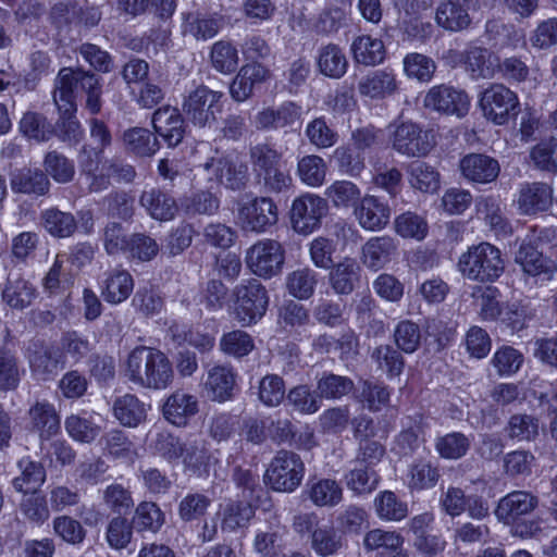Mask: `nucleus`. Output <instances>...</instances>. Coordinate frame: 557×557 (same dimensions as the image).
Returning <instances> with one entry per match:
<instances>
[{
	"label": "nucleus",
	"mask_w": 557,
	"mask_h": 557,
	"mask_svg": "<svg viewBox=\"0 0 557 557\" xmlns=\"http://www.w3.org/2000/svg\"><path fill=\"white\" fill-rule=\"evenodd\" d=\"M77 91L86 94L85 108L89 113L98 114L102 106L100 77L82 69H61L54 79L52 95L60 115L55 122L53 134L63 143L72 146L77 145L84 137V129L75 116Z\"/></svg>",
	"instance_id": "f257e3e1"
},
{
	"label": "nucleus",
	"mask_w": 557,
	"mask_h": 557,
	"mask_svg": "<svg viewBox=\"0 0 557 557\" xmlns=\"http://www.w3.org/2000/svg\"><path fill=\"white\" fill-rule=\"evenodd\" d=\"M125 375L129 382L144 388L164 389L173 381V368L168 356L152 347L134 348L126 361Z\"/></svg>",
	"instance_id": "f03ea898"
},
{
	"label": "nucleus",
	"mask_w": 557,
	"mask_h": 557,
	"mask_svg": "<svg viewBox=\"0 0 557 557\" xmlns=\"http://www.w3.org/2000/svg\"><path fill=\"white\" fill-rule=\"evenodd\" d=\"M82 174L88 182L90 193H100L109 188L111 178L116 182L132 183L136 177L135 168L120 157L100 158V152H94L83 146L78 157Z\"/></svg>",
	"instance_id": "7ed1b4c3"
},
{
	"label": "nucleus",
	"mask_w": 557,
	"mask_h": 557,
	"mask_svg": "<svg viewBox=\"0 0 557 557\" xmlns=\"http://www.w3.org/2000/svg\"><path fill=\"white\" fill-rule=\"evenodd\" d=\"M249 154L257 183L264 193L280 194L290 188L293 178L282 162V153L274 147L258 144Z\"/></svg>",
	"instance_id": "20e7f679"
},
{
	"label": "nucleus",
	"mask_w": 557,
	"mask_h": 557,
	"mask_svg": "<svg viewBox=\"0 0 557 557\" xmlns=\"http://www.w3.org/2000/svg\"><path fill=\"white\" fill-rule=\"evenodd\" d=\"M457 269L469 281L493 283L503 274L505 262L496 246L482 242L461 253Z\"/></svg>",
	"instance_id": "39448f33"
},
{
	"label": "nucleus",
	"mask_w": 557,
	"mask_h": 557,
	"mask_svg": "<svg viewBox=\"0 0 557 557\" xmlns=\"http://www.w3.org/2000/svg\"><path fill=\"white\" fill-rule=\"evenodd\" d=\"M233 317L242 326L256 324L269 306L265 287L256 278L244 280L232 292Z\"/></svg>",
	"instance_id": "423d86ee"
},
{
	"label": "nucleus",
	"mask_w": 557,
	"mask_h": 557,
	"mask_svg": "<svg viewBox=\"0 0 557 557\" xmlns=\"http://www.w3.org/2000/svg\"><path fill=\"white\" fill-rule=\"evenodd\" d=\"M222 98L223 92L199 85L184 98L182 109L194 126L211 128L223 111Z\"/></svg>",
	"instance_id": "0eeeda50"
},
{
	"label": "nucleus",
	"mask_w": 557,
	"mask_h": 557,
	"mask_svg": "<svg viewBox=\"0 0 557 557\" xmlns=\"http://www.w3.org/2000/svg\"><path fill=\"white\" fill-rule=\"evenodd\" d=\"M305 475V463L300 456L290 450H280L271 460L264 482L276 492H294Z\"/></svg>",
	"instance_id": "6e6552de"
},
{
	"label": "nucleus",
	"mask_w": 557,
	"mask_h": 557,
	"mask_svg": "<svg viewBox=\"0 0 557 557\" xmlns=\"http://www.w3.org/2000/svg\"><path fill=\"white\" fill-rule=\"evenodd\" d=\"M519 99L516 92L503 84H492L480 97L483 115L496 125H505L518 114Z\"/></svg>",
	"instance_id": "1a4fd4ad"
},
{
	"label": "nucleus",
	"mask_w": 557,
	"mask_h": 557,
	"mask_svg": "<svg viewBox=\"0 0 557 557\" xmlns=\"http://www.w3.org/2000/svg\"><path fill=\"white\" fill-rule=\"evenodd\" d=\"M278 220L275 202L268 197H256L242 202L237 209V223L245 232L264 233Z\"/></svg>",
	"instance_id": "9d476101"
},
{
	"label": "nucleus",
	"mask_w": 557,
	"mask_h": 557,
	"mask_svg": "<svg viewBox=\"0 0 557 557\" xmlns=\"http://www.w3.org/2000/svg\"><path fill=\"white\" fill-rule=\"evenodd\" d=\"M284 260L285 256L282 245L273 239L259 240L246 252L248 268L261 277H272L277 274L282 269Z\"/></svg>",
	"instance_id": "9b49d317"
},
{
	"label": "nucleus",
	"mask_w": 557,
	"mask_h": 557,
	"mask_svg": "<svg viewBox=\"0 0 557 557\" xmlns=\"http://www.w3.org/2000/svg\"><path fill=\"white\" fill-rule=\"evenodd\" d=\"M327 202L324 198L305 194L293 201L290 221L297 233H312L321 223V219L327 213Z\"/></svg>",
	"instance_id": "f8f14e48"
},
{
	"label": "nucleus",
	"mask_w": 557,
	"mask_h": 557,
	"mask_svg": "<svg viewBox=\"0 0 557 557\" xmlns=\"http://www.w3.org/2000/svg\"><path fill=\"white\" fill-rule=\"evenodd\" d=\"M448 55L455 63L461 64L472 79H490L497 72L498 58L487 48L469 46L462 52L449 50Z\"/></svg>",
	"instance_id": "ddd939ff"
},
{
	"label": "nucleus",
	"mask_w": 557,
	"mask_h": 557,
	"mask_svg": "<svg viewBox=\"0 0 557 557\" xmlns=\"http://www.w3.org/2000/svg\"><path fill=\"white\" fill-rule=\"evenodd\" d=\"M392 146L404 156L423 157L432 149L433 141L428 132H424L418 124L408 121L395 125Z\"/></svg>",
	"instance_id": "4468645a"
},
{
	"label": "nucleus",
	"mask_w": 557,
	"mask_h": 557,
	"mask_svg": "<svg viewBox=\"0 0 557 557\" xmlns=\"http://www.w3.org/2000/svg\"><path fill=\"white\" fill-rule=\"evenodd\" d=\"M423 104L425 108L440 113L461 117L467 114L470 101L463 90L448 85H438L426 92Z\"/></svg>",
	"instance_id": "2eb2a0df"
},
{
	"label": "nucleus",
	"mask_w": 557,
	"mask_h": 557,
	"mask_svg": "<svg viewBox=\"0 0 557 557\" xmlns=\"http://www.w3.org/2000/svg\"><path fill=\"white\" fill-rule=\"evenodd\" d=\"M475 5L476 0H440L435 10V23L450 33L466 30L472 23L470 10Z\"/></svg>",
	"instance_id": "dca6fc26"
},
{
	"label": "nucleus",
	"mask_w": 557,
	"mask_h": 557,
	"mask_svg": "<svg viewBox=\"0 0 557 557\" xmlns=\"http://www.w3.org/2000/svg\"><path fill=\"white\" fill-rule=\"evenodd\" d=\"M151 123L156 135L161 137L169 148H175L183 141L186 125L177 108L160 107L153 112Z\"/></svg>",
	"instance_id": "f3484780"
},
{
	"label": "nucleus",
	"mask_w": 557,
	"mask_h": 557,
	"mask_svg": "<svg viewBox=\"0 0 557 557\" xmlns=\"http://www.w3.org/2000/svg\"><path fill=\"white\" fill-rule=\"evenodd\" d=\"M209 180H215L226 188L240 190L248 181V168L244 163H237L227 157L211 158L202 164Z\"/></svg>",
	"instance_id": "a211bd4d"
},
{
	"label": "nucleus",
	"mask_w": 557,
	"mask_h": 557,
	"mask_svg": "<svg viewBox=\"0 0 557 557\" xmlns=\"http://www.w3.org/2000/svg\"><path fill=\"white\" fill-rule=\"evenodd\" d=\"M270 78L271 72L268 67L258 62L247 63L239 69L230 84L231 98L236 102H244Z\"/></svg>",
	"instance_id": "6ab92c4d"
},
{
	"label": "nucleus",
	"mask_w": 557,
	"mask_h": 557,
	"mask_svg": "<svg viewBox=\"0 0 557 557\" xmlns=\"http://www.w3.org/2000/svg\"><path fill=\"white\" fill-rule=\"evenodd\" d=\"M301 117V107L293 101H285L278 107H267L255 116L258 129L273 131L293 126Z\"/></svg>",
	"instance_id": "aec40b11"
},
{
	"label": "nucleus",
	"mask_w": 557,
	"mask_h": 557,
	"mask_svg": "<svg viewBox=\"0 0 557 557\" xmlns=\"http://www.w3.org/2000/svg\"><path fill=\"white\" fill-rule=\"evenodd\" d=\"M537 504L535 495L525 491H513L499 499L494 513L498 521L510 524L521 516L531 513Z\"/></svg>",
	"instance_id": "412c9836"
},
{
	"label": "nucleus",
	"mask_w": 557,
	"mask_h": 557,
	"mask_svg": "<svg viewBox=\"0 0 557 557\" xmlns=\"http://www.w3.org/2000/svg\"><path fill=\"white\" fill-rule=\"evenodd\" d=\"M360 226L368 231H381L389 222L391 209L375 196L366 195L354 210Z\"/></svg>",
	"instance_id": "4be33fe9"
},
{
	"label": "nucleus",
	"mask_w": 557,
	"mask_h": 557,
	"mask_svg": "<svg viewBox=\"0 0 557 557\" xmlns=\"http://www.w3.org/2000/svg\"><path fill=\"white\" fill-rule=\"evenodd\" d=\"M139 205L151 219L160 222L172 221L178 212L175 198L158 187L145 189L140 194Z\"/></svg>",
	"instance_id": "5701e85b"
},
{
	"label": "nucleus",
	"mask_w": 557,
	"mask_h": 557,
	"mask_svg": "<svg viewBox=\"0 0 557 557\" xmlns=\"http://www.w3.org/2000/svg\"><path fill=\"white\" fill-rule=\"evenodd\" d=\"M460 170L465 178L472 183L487 184L494 182L500 172L496 159L482 154L470 153L460 161Z\"/></svg>",
	"instance_id": "b1692460"
},
{
	"label": "nucleus",
	"mask_w": 557,
	"mask_h": 557,
	"mask_svg": "<svg viewBox=\"0 0 557 557\" xmlns=\"http://www.w3.org/2000/svg\"><path fill=\"white\" fill-rule=\"evenodd\" d=\"M397 89L396 75L388 69L371 71L358 83L359 94L371 99H384L394 95Z\"/></svg>",
	"instance_id": "393cba45"
},
{
	"label": "nucleus",
	"mask_w": 557,
	"mask_h": 557,
	"mask_svg": "<svg viewBox=\"0 0 557 557\" xmlns=\"http://www.w3.org/2000/svg\"><path fill=\"white\" fill-rule=\"evenodd\" d=\"M2 300L12 309L23 310L38 296L35 285L20 274H9L2 289Z\"/></svg>",
	"instance_id": "a878e982"
},
{
	"label": "nucleus",
	"mask_w": 557,
	"mask_h": 557,
	"mask_svg": "<svg viewBox=\"0 0 557 557\" xmlns=\"http://www.w3.org/2000/svg\"><path fill=\"white\" fill-rule=\"evenodd\" d=\"M133 289L134 278L127 270L115 268L104 273L101 295L108 304H122L131 296Z\"/></svg>",
	"instance_id": "bb28decb"
},
{
	"label": "nucleus",
	"mask_w": 557,
	"mask_h": 557,
	"mask_svg": "<svg viewBox=\"0 0 557 557\" xmlns=\"http://www.w3.org/2000/svg\"><path fill=\"white\" fill-rule=\"evenodd\" d=\"M198 412V399L183 389L172 393L163 405L164 418L174 425L184 426Z\"/></svg>",
	"instance_id": "cd10ccee"
},
{
	"label": "nucleus",
	"mask_w": 557,
	"mask_h": 557,
	"mask_svg": "<svg viewBox=\"0 0 557 557\" xmlns=\"http://www.w3.org/2000/svg\"><path fill=\"white\" fill-rule=\"evenodd\" d=\"M552 203L553 188L546 183H528L519 191L518 207L524 214L545 211Z\"/></svg>",
	"instance_id": "c85d7f7f"
},
{
	"label": "nucleus",
	"mask_w": 557,
	"mask_h": 557,
	"mask_svg": "<svg viewBox=\"0 0 557 557\" xmlns=\"http://www.w3.org/2000/svg\"><path fill=\"white\" fill-rule=\"evenodd\" d=\"M27 359L33 374L38 379L47 380L58 369L59 352L49 345L34 342L27 349Z\"/></svg>",
	"instance_id": "c756f323"
},
{
	"label": "nucleus",
	"mask_w": 557,
	"mask_h": 557,
	"mask_svg": "<svg viewBox=\"0 0 557 557\" xmlns=\"http://www.w3.org/2000/svg\"><path fill=\"white\" fill-rule=\"evenodd\" d=\"M361 268L352 258H345L334 264L330 271L329 280L336 294L349 295L359 285Z\"/></svg>",
	"instance_id": "7c9ffc66"
},
{
	"label": "nucleus",
	"mask_w": 557,
	"mask_h": 557,
	"mask_svg": "<svg viewBox=\"0 0 557 557\" xmlns=\"http://www.w3.org/2000/svg\"><path fill=\"white\" fill-rule=\"evenodd\" d=\"M122 144L126 152L139 158H150L160 149L158 137L144 127L125 129L122 134Z\"/></svg>",
	"instance_id": "2f4dec72"
},
{
	"label": "nucleus",
	"mask_w": 557,
	"mask_h": 557,
	"mask_svg": "<svg viewBox=\"0 0 557 557\" xmlns=\"http://www.w3.org/2000/svg\"><path fill=\"white\" fill-rule=\"evenodd\" d=\"M441 478V472L430 459H414L407 469L406 484L410 491H423L434 487Z\"/></svg>",
	"instance_id": "473e14b6"
},
{
	"label": "nucleus",
	"mask_w": 557,
	"mask_h": 557,
	"mask_svg": "<svg viewBox=\"0 0 557 557\" xmlns=\"http://www.w3.org/2000/svg\"><path fill=\"white\" fill-rule=\"evenodd\" d=\"M32 429L40 438L48 440L60 430V417L53 405L47 401H37L28 410Z\"/></svg>",
	"instance_id": "72a5a7b5"
},
{
	"label": "nucleus",
	"mask_w": 557,
	"mask_h": 557,
	"mask_svg": "<svg viewBox=\"0 0 557 557\" xmlns=\"http://www.w3.org/2000/svg\"><path fill=\"white\" fill-rule=\"evenodd\" d=\"M183 461L185 467L198 476L208 475L216 458L208 450L205 440L195 438L184 443Z\"/></svg>",
	"instance_id": "f704fd0d"
},
{
	"label": "nucleus",
	"mask_w": 557,
	"mask_h": 557,
	"mask_svg": "<svg viewBox=\"0 0 557 557\" xmlns=\"http://www.w3.org/2000/svg\"><path fill=\"white\" fill-rule=\"evenodd\" d=\"M396 251L394 240L387 236L372 237L362 247V262L373 271L384 268Z\"/></svg>",
	"instance_id": "c9c22d12"
},
{
	"label": "nucleus",
	"mask_w": 557,
	"mask_h": 557,
	"mask_svg": "<svg viewBox=\"0 0 557 557\" xmlns=\"http://www.w3.org/2000/svg\"><path fill=\"white\" fill-rule=\"evenodd\" d=\"M354 60L366 66L381 64L386 54L384 42L370 35H361L354 39L350 47Z\"/></svg>",
	"instance_id": "e433bc0d"
},
{
	"label": "nucleus",
	"mask_w": 557,
	"mask_h": 557,
	"mask_svg": "<svg viewBox=\"0 0 557 557\" xmlns=\"http://www.w3.org/2000/svg\"><path fill=\"white\" fill-rule=\"evenodd\" d=\"M307 488L309 499L318 507H335L343 500V487L334 479L311 480Z\"/></svg>",
	"instance_id": "4c0bfd02"
},
{
	"label": "nucleus",
	"mask_w": 557,
	"mask_h": 557,
	"mask_svg": "<svg viewBox=\"0 0 557 557\" xmlns=\"http://www.w3.org/2000/svg\"><path fill=\"white\" fill-rule=\"evenodd\" d=\"M20 475L12 480V485L15 491L26 494L28 492H36L46 481L45 467L29 457H24L17 462Z\"/></svg>",
	"instance_id": "58836bf2"
},
{
	"label": "nucleus",
	"mask_w": 557,
	"mask_h": 557,
	"mask_svg": "<svg viewBox=\"0 0 557 557\" xmlns=\"http://www.w3.org/2000/svg\"><path fill=\"white\" fill-rule=\"evenodd\" d=\"M235 374L231 368L215 366L208 371L205 387L212 400L225 401L233 395Z\"/></svg>",
	"instance_id": "ea45409f"
},
{
	"label": "nucleus",
	"mask_w": 557,
	"mask_h": 557,
	"mask_svg": "<svg viewBox=\"0 0 557 557\" xmlns=\"http://www.w3.org/2000/svg\"><path fill=\"white\" fill-rule=\"evenodd\" d=\"M516 262L522 267L524 273L537 276L541 274L550 275L554 272L555 265L553 261L545 258L536 246L532 243L523 242L517 253Z\"/></svg>",
	"instance_id": "a19ab883"
},
{
	"label": "nucleus",
	"mask_w": 557,
	"mask_h": 557,
	"mask_svg": "<svg viewBox=\"0 0 557 557\" xmlns=\"http://www.w3.org/2000/svg\"><path fill=\"white\" fill-rule=\"evenodd\" d=\"M317 62L319 71L330 78L343 77L348 69V60L345 52L334 44L320 48Z\"/></svg>",
	"instance_id": "79ce46f5"
},
{
	"label": "nucleus",
	"mask_w": 557,
	"mask_h": 557,
	"mask_svg": "<svg viewBox=\"0 0 557 557\" xmlns=\"http://www.w3.org/2000/svg\"><path fill=\"white\" fill-rule=\"evenodd\" d=\"M183 34L196 40L213 38L220 30L221 22L218 17L199 12H190L184 16Z\"/></svg>",
	"instance_id": "37998d69"
},
{
	"label": "nucleus",
	"mask_w": 557,
	"mask_h": 557,
	"mask_svg": "<svg viewBox=\"0 0 557 557\" xmlns=\"http://www.w3.org/2000/svg\"><path fill=\"white\" fill-rule=\"evenodd\" d=\"M47 175L38 169H22L11 178V187L15 193L45 195L49 190Z\"/></svg>",
	"instance_id": "c03bdc74"
},
{
	"label": "nucleus",
	"mask_w": 557,
	"mask_h": 557,
	"mask_svg": "<svg viewBox=\"0 0 557 557\" xmlns=\"http://www.w3.org/2000/svg\"><path fill=\"white\" fill-rule=\"evenodd\" d=\"M318 273L310 268H299L287 274L285 286L289 295L299 300H307L314 294Z\"/></svg>",
	"instance_id": "a18cd8bd"
},
{
	"label": "nucleus",
	"mask_w": 557,
	"mask_h": 557,
	"mask_svg": "<svg viewBox=\"0 0 557 557\" xmlns=\"http://www.w3.org/2000/svg\"><path fill=\"white\" fill-rule=\"evenodd\" d=\"M40 220L44 228L53 237H70L77 228L75 216L71 212H64L57 208L42 211Z\"/></svg>",
	"instance_id": "49530a36"
},
{
	"label": "nucleus",
	"mask_w": 557,
	"mask_h": 557,
	"mask_svg": "<svg viewBox=\"0 0 557 557\" xmlns=\"http://www.w3.org/2000/svg\"><path fill=\"white\" fill-rule=\"evenodd\" d=\"M113 412L121 424L129 428L137 426L146 419L145 405L131 394L119 397L114 401Z\"/></svg>",
	"instance_id": "de8ad7c7"
},
{
	"label": "nucleus",
	"mask_w": 557,
	"mask_h": 557,
	"mask_svg": "<svg viewBox=\"0 0 557 557\" xmlns=\"http://www.w3.org/2000/svg\"><path fill=\"white\" fill-rule=\"evenodd\" d=\"M354 387L355 384L350 377L332 372H323L317 381L315 392L321 400L323 398L336 400L348 395Z\"/></svg>",
	"instance_id": "09e8293b"
},
{
	"label": "nucleus",
	"mask_w": 557,
	"mask_h": 557,
	"mask_svg": "<svg viewBox=\"0 0 557 557\" xmlns=\"http://www.w3.org/2000/svg\"><path fill=\"white\" fill-rule=\"evenodd\" d=\"M310 545L320 557L334 556L343 548V536L334 527L322 525L313 530Z\"/></svg>",
	"instance_id": "8fccbe9b"
},
{
	"label": "nucleus",
	"mask_w": 557,
	"mask_h": 557,
	"mask_svg": "<svg viewBox=\"0 0 557 557\" xmlns=\"http://www.w3.org/2000/svg\"><path fill=\"white\" fill-rule=\"evenodd\" d=\"M211 66L221 74H231L238 66L237 48L228 40L215 41L209 53Z\"/></svg>",
	"instance_id": "3c124183"
},
{
	"label": "nucleus",
	"mask_w": 557,
	"mask_h": 557,
	"mask_svg": "<svg viewBox=\"0 0 557 557\" xmlns=\"http://www.w3.org/2000/svg\"><path fill=\"white\" fill-rule=\"evenodd\" d=\"M327 164L318 154H307L297 162V174L300 181L310 187H320L325 182Z\"/></svg>",
	"instance_id": "603ef678"
},
{
	"label": "nucleus",
	"mask_w": 557,
	"mask_h": 557,
	"mask_svg": "<svg viewBox=\"0 0 557 557\" xmlns=\"http://www.w3.org/2000/svg\"><path fill=\"white\" fill-rule=\"evenodd\" d=\"M408 180L412 188L422 193H434L440 187V174L422 161H413L408 165Z\"/></svg>",
	"instance_id": "864d4df0"
},
{
	"label": "nucleus",
	"mask_w": 557,
	"mask_h": 557,
	"mask_svg": "<svg viewBox=\"0 0 557 557\" xmlns=\"http://www.w3.org/2000/svg\"><path fill=\"white\" fill-rule=\"evenodd\" d=\"M324 195L335 208H356L361 199L360 188L350 181H335L325 189Z\"/></svg>",
	"instance_id": "5fc2aeb1"
},
{
	"label": "nucleus",
	"mask_w": 557,
	"mask_h": 557,
	"mask_svg": "<svg viewBox=\"0 0 557 557\" xmlns=\"http://www.w3.org/2000/svg\"><path fill=\"white\" fill-rule=\"evenodd\" d=\"M165 517L156 503H140L133 517V523L137 531H150L157 533L163 525Z\"/></svg>",
	"instance_id": "6e6d98bb"
},
{
	"label": "nucleus",
	"mask_w": 557,
	"mask_h": 557,
	"mask_svg": "<svg viewBox=\"0 0 557 557\" xmlns=\"http://www.w3.org/2000/svg\"><path fill=\"white\" fill-rule=\"evenodd\" d=\"M405 74L409 78H414L421 83H428L432 79L435 71V61L422 53H408L403 61Z\"/></svg>",
	"instance_id": "4d7b16f0"
},
{
	"label": "nucleus",
	"mask_w": 557,
	"mask_h": 557,
	"mask_svg": "<svg viewBox=\"0 0 557 557\" xmlns=\"http://www.w3.org/2000/svg\"><path fill=\"white\" fill-rule=\"evenodd\" d=\"M404 545V537L396 531L373 529L366 533L363 547L367 552H375V555L383 554Z\"/></svg>",
	"instance_id": "13d9d810"
},
{
	"label": "nucleus",
	"mask_w": 557,
	"mask_h": 557,
	"mask_svg": "<svg viewBox=\"0 0 557 557\" xmlns=\"http://www.w3.org/2000/svg\"><path fill=\"white\" fill-rule=\"evenodd\" d=\"M506 430L511 440L531 442L539 436V420L531 414H513L510 417Z\"/></svg>",
	"instance_id": "bf43d9fd"
},
{
	"label": "nucleus",
	"mask_w": 557,
	"mask_h": 557,
	"mask_svg": "<svg viewBox=\"0 0 557 557\" xmlns=\"http://www.w3.org/2000/svg\"><path fill=\"white\" fill-rule=\"evenodd\" d=\"M346 486L357 495L369 494L379 485V475L372 469L359 465L345 475Z\"/></svg>",
	"instance_id": "052dcab7"
},
{
	"label": "nucleus",
	"mask_w": 557,
	"mask_h": 557,
	"mask_svg": "<svg viewBox=\"0 0 557 557\" xmlns=\"http://www.w3.org/2000/svg\"><path fill=\"white\" fill-rule=\"evenodd\" d=\"M305 136L318 149H326L338 140L337 133L329 126L324 116L310 121L305 128Z\"/></svg>",
	"instance_id": "680f3d73"
},
{
	"label": "nucleus",
	"mask_w": 557,
	"mask_h": 557,
	"mask_svg": "<svg viewBox=\"0 0 557 557\" xmlns=\"http://www.w3.org/2000/svg\"><path fill=\"white\" fill-rule=\"evenodd\" d=\"M21 133L36 141H47L53 135V128L47 119L37 112H26L20 121Z\"/></svg>",
	"instance_id": "e2e57ef3"
},
{
	"label": "nucleus",
	"mask_w": 557,
	"mask_h": 557,
	"mask_svg": "<svg viewBox=\"0 0 557 557\" xmlns=\"http://www.w3.org/2000/svg\"><path fill=\"white\" fill-rule=\"evenodd\" d=\"M211 505V499L199 492L186 494L178 503L177 513L184 522L201 519Z\"/></svg>",
	"instance_id": "0e129e2a"
},
{
	"label": "nucleus",
	"mask_w": 557,
	"mask_h": 557,
	"mask_svg": "<svg viewBox=\"0 0 557 557\" xmlns=\"http://www.w3.org/2000/svg\"><path fill=\"white\" fill-rule=\"evenodd\" d=\"M374 506L377 516L387 521H399L408 513L407 504L391 491L380 493L374 499Z\"/></svg>",
	"instance_id": "69168bd1"
},
{
	"label": "nucleus",
	"mask_w": 557,
	"mask_h": 557,
	"mask_svg": "<svg viewBox=\"0 0 557 557\" xmlns=\"http://www.w3.org/2000/svg\"><path fill=\"white\" fill-rule=\"evenodd\" d=\"M160 246L154 238L145 233L131 235L128 244V259L137 262H149L157 257Z\"/></svg>",
	"instance_id": "338daca9"
},
{
	"label": "nucleus",
	"mask_w": 557,
	"mask_h": 557,
	"mask_svg": "<svg viewBox=\"0 0 557 557\" xmlns=\"http://www.w3.org/2000/svg\"><path fill=\"white\" fill-rule=\"evenodd\" d=\"M104 505L114 513H128L134 507L132 492L120 483H112L103 490Z\"/></svg>",
	"instance_id": "774afa93"
}]
</instances>
